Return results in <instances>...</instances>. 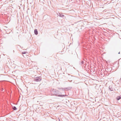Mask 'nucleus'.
<instances>
[{
  "label": "nucleus",
  "mask_w": 121,
  "mask_h": 121,
  "mask_svg": "<svg viewBox=\"0 0 121 121\" xmlns=\"http://www.w3.org/2000/svg\"><path fill=\"white\" fill-rule=\"evenodd\" d=\"M52 93L53 95H57L58 96L60 97H64L66 96V95H59V91L53 89L52 91Z\"/></svg>",
  "instance_id": "obj_1"
},
{
  "label": "nucleus",
  "mask_w": 121,
  "mask_h": 121,
  "mask_svg": "<svg viewBox=\"0 0 121 121\" xmlns=\"http://www.w3.org/2000/svg\"><path fill=\"white\" fill-rule=\"evenodd\" d=\"M41 77H37L34 78V81L36 82L40 81L41 80Z\"/></svg>",
  "instance_id": "obj_2"
},
{
  "label": "nucleus",
  "mask_w": 121,
  "mask_h": 121,
  "mask_svg": "<svg viewBox=\"0 0 121 121\" xmlns=\"http://www.w3.org/2000/svg\"><path fill=\"white\" fill-rule=\"evenodd\" d=\"M109 90L111 91H113L114 90V88L113 87L112 85L110 86L109 87Z\"/></svg>",
  "instance_id": "obj_3"
},
{
  "label": "nucleus",
  "mask_w": 121,
  "mask_h": 121,
  "mask_svg": "<svg viewBox=\"0 0 121 121\" xmlns=\"http://www.w3.org/2000/svg\"><path fill=\"white\" fill-rule=\"evenodd\" d=\"M58 15L60 17H65L64 15H62L61 13H59L58 14Z\"/></svg>",
  "instance_id": "obj_4"
},
{
  "label": "nucleus",
  "mask_w": 121,
  "mask_h": 121,
  "mask_svg": "<svg viewBox=\"0 0 121 121\" xmlns=\"http://www.w3.org/2000/svg\"><path fill=\"white\" fill-rule=\"evenodd\" d=\"M34 33L36 35L38 34V32L37 29H35L34 30Z\"/></svg>",
  "instance_id": "obj_5"
},
{
  "label": "nucleus",
  "mask_w": 121,
  "mask_h": 121,
  "mask_svg": "<svg viewBox=\"0 0 121 121\" xmlns=\"http://www.w3.org/2000/svg\"><path fill=\"white\" fill-rule=\"evenodd\" d=\"M121 99V95L119 96H118L117 97L116 99L117 100H119Z\"/></svg>",
  "instance_id": "obj_6"
},
{
  "label": "nucleus",
  "mask_w": 121,
  "mask_h": 121,
  "mask_svg": "<svg viewBox=\"0 0 121 121\" xmlns=\"http://www.w3.org/2000/svg\"><path fill=\"white\" fill-rule=\"evenodd\" d=\"M84 63V61H80V62L79 64L80 65H82V64H83Z\"/></svg>",
  "instance_id": "obj_7"
},
{
  "label": "nucleus",
  "mask_w": 121,
  "mask_h": 121,
  "mask_svg": "<svg viewBox=\"0 0 121 121\" xmlns=\"http://www.w3.org/2000/svg\"><path fill=\"white\" fill-rule=\"evenodd\" d=\"M13 109L14 110H16L17 109V108L15 106H14L13 107Z\"/></svg>",
  "instance_id": "obj_8"
},
{
  "label": "nucleus",
  "mask_w": 121,
  "mask_h": 121,
  "mask_svg": "<svg viewBox=\"0 0 121 121\" xmlns=\"http://www.w3.org/2000/svg\"><path fill=\"white\" fill-rule=\"evenodd\" d=\"M27 53L26 52L24 51L22 52V54H25Z\"/></svg>",
  "instance_id": "obj_9"
},
{
  "label": "nucleus",
  "mask_w": 121,
  "mask_h": 121,
  "mask_svg": "<svg viewBox=\"0 0 121 121\" xmlns=\"http://www.w3.org/2000/svg\"><path fill=\"white\" fill-rule=\"evenodd\" d=\"M58 89L59 90L60 89H62V90L64 91V90H65V89H63L62 88H59Z\"/></svg>",
  "instance_id": "obj_10"
},
{
  "label": "nucleus",
  "mask_w": 121,
  "mask_h": 121,
  "mask_svg": "<svg viewBox=\"0 0 121 121\" xmlns=\"http://www.w3.org/2000/svg\"><path fill=\"white\" fill-rule=\"evenodd\" d=\"M118 54H120V52H119L118 53Z\"/></svg>",
  "instance_id": "obj_11"
},
{
  "label": "nucleus",
  "mask_w": 121,
  "mask_h": 121,
  "mask_svg": "<svg viewBox=\"0 0 121 121\" xmlns=\"http://www.w3.org/2000/svg\"><path fill=\"white\" fill-rule=\"evenodd\" d=\"M104 11H105V10H104L103 11H104Z\"/></svg>",
  "instance_id": "obj_12"
},
{
  "label": "nucleus",
  "mask_w": 121,
  "mask_h": 121,
  "mask_svg": "<svg viewBox=\"0 0 121 121\" xmlns=\"http://www.w3.org/2000/svg\"><path fill=\"white\" fill-rule=\"evenodd\" d=\"M67 88H65V89H67Z\"/></svg>",
  "instance_id": "obj_13"
}]
</instances>
